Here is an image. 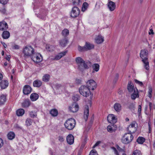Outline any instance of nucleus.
<instances>
[{"label":"nucleus","instance_id":"nucleus-1","mask_svg":"<svg viewBox=\"0 0 155 155\" xmlns=\"http://www.w3.org/2000/svg\"><path fill=\"white\" fill-rule=\"evenodd\" d=\"M75 61L78 65V69L82 71H83L84 69H88L89 67H91L92 65L90 61H85L80 57H77Z\"/></svg>","mask_w":155,"mask_h":155},{"label":"nucleus","instance_id":"nucleus-2","mask_svg":"<svg viewBox=\"0 0 155 155\" xmlns=\"http://www.w3.org/2000/svg\"><path fill=\"white\" fill-rule=\"evenodd\" d=\"M148 54V51L146 49L141 50L140 53V56L142 59V61L144 64L145 68L147 70L149 68V63L147 57Z\"/></svg>","mask_w":155,"mask_h":155},{"label":"nucleus","instance_id":"nucleus-3","mask_svg":"<svg viewBox=\"0 0 155 155\" xmlns=\"http://www.w3.org/2000/svg\"><path fill=\"white\" fill-rule=\"evenodd\" d=\"M34 52V49L31 46H27L23 48V53L25 58L31 57Z\"/></svg>","mask_w":155,"mask_h":155},{"label":"nucleus","instance_id":"nucleus-4","mask_svg":"<svg viewBox=\"0 0 155 155\" xmlns=\"http://www.w3.org/2000/svg\"><path fill=\"white\" fill-rule=\"evenodd\" d=\"M76 124L75 120L72 118L67 120L64 123L65 127L68 130H71L74 127Z\"/></svg>","mask_w":155,"mask_h":155},{"label":"nucleus","instance_id":"nucleus-5","mask_svg":"<svg viewBox=\"0 0 155 155\" xmlns=\"http://www.w3.org/2000/svg\"><path fill=\"white\" fill-rule=\"evenodd\" d=\"M79 92L80 94L85 97H87L91 94V93L89 89L87 86L83 85L79 88Z\"/></svg>","mask_w":155,"mask_h":155},{"label":"nucleus","instance_id":"nucleus-6","mask_svg":"<svg viewBox=\"0 0 155 155\" xmlns=\"http://www.w3.org/2000/svg\"><path fill=\"white\" fill-rule=\"evenodd\" d=\"M134 137L131 134L129 133H126L122 139V142L126 144H128L132 141Z\"/></svg>","mask_w":155,"mask_h":155},{"label":"nucleus","instance_id":"nucleus-7","mask_svg":"<svg viewBox=\"0 0 155 155\" xmlns=\"http://www.w3.org/2000/svg\"><path fill=\"white\" fill-rule=\"evenodd\" d=\"M32 60L35 62L39 63L42 60V57L39 53L34 52L31 57Z\"/></svg>","mask_w":155,"mask_h":155},{"label":"nucleus","instance_id":"nucleus-8","mask_svg":"<svg viewBox=\"0 0 155 155\" xmlns=\"http://www.w3.org/2000/svg\"><path fill=\"white\" fill-rule=\"evenodd\" d=\"M80 12L79 8L76 6H74L72 8L70 15L72 18H76L79 15Z\"/></svg>","mask_w":155,"mask_h":155},{"label":"nucleus","instance_id":"nucleus-9","mask_svg":"<svg viewBox=\"0 0 155 155\" xmlns=\"http://www.w3.org/2000/svg\"><path fill=\"white\" fill-rule=\"evenodd\" d=\"M87 87H88L89 90L92 89L93 90L96 88L97 84L96 82L93 80H88L86 83Z\"/></svg>","mask_w":155,"mask_h":155},{"label":"nucleus","instance_id":"nucleus-10","mask_svg":"<svg viewBox=\"0 0 155 155\" xmlns=\"http://www.w3.org/2000/svg\"><path fill=\"white\" fill-rule=\"evenodd\" d=\"M136 124L135 122H134L127 127V129L129 133L132 134L134 133L137 130V129L135 126Z\"/></svg>","mask_w":155,"mask_h":155},{"label":"nucleus","instance_id":"nucleus-11","mask_svg":"<svg viewBox=\"0 0 155 155\" xmlns=\"http://www.w3.org/2000/svg\"><path fill=\"white\" fill-rule=\"evenodd\" d=\"M127 89L130 93H131L136 91V88H134L133 84L131 81H129L127 84Z\"/></svg>","mask_w":155,"mask_h":155},{"label":"nucleus","instance_id":"nucleus-12","mask_svg":"<svg viewBox=\"0 0 155 155\" xmlns=\"http://www.w3.org/2000/svg\"><path fill=\"white\" fill-rule=\"evenodd\" d=\"M69 110L73 113L77 112L79 109V106L76 103H74L71 106L69 107Z\"/></svg>","mask_w":155,"mask_h":155},{"label":"nucleus","instance_id":"nucleus-13","mask_svg":"<svg viewBox=\"0 0 155 155\" xmlns=\"http://www.w3.org/2000/svg\"><path fill=\"white\" fill-rule=\"evenodd\" d=\"M31 90V88L30 86L25 85L24 87L23 93L25 94L28 95L30 93Z\"/></svg>","mask_w":155,"mask_h":155},{"label":"nucleus","instance_id":"nucleus-14","mask_svg":"<svg viewBox=\"0 0 155 155\" xmlns=\"http://www.w3.org/2000/svg\"><path fill=\"white\" fill-rule=\"evenodd\" d=\"M107 7L110 11H113L115 9L116 6L114 2L109 1L107 3Z\"/></svg>","mask_w":155,"mask_h":155},{"label":"nucleus","instance_id":"nucleus-15","mask_svg":"<svg viewBox=\"0 0 155 155\" xmlns=\"http://www.w3.org/2000/svg\"><path fill=\"white\" fill-rule=\"evenodd\" d=\"M67 53V51H65L58 54L55 56L53 60H58L60 59L62 57L65 55Z\"/></svg>","mask_w":155,"mask_h":155},{"label":"nucleus","instance_id":"nucleus-16","mask_svg":"<svg viewBox=\"0 0 155 155\" xmlns=\"http://www.w3.org/2000/svg\"><path fill=\"white\" fill-rule=\"evenodd\" d=\"M46 15V12L44 10H42L40 12V13L37 16L42 20H45V19Z\"/></svg>","mask_w":155,"mask_h":155},{"label":"nucleus","instance_id":"nucleus-17","mask_svg":"<svg viewBox=\"0 0 155 155\" xmlns=\"http://www.w3.org/2000/svg\"><path fill=\"white\" fill-rule=\"evenodd\" d=\"M104 40V37L100 35L97 36L95 39V42L98 44L102 43Z\"/></svg>","mask_w":155,"mask_h":155},{"label":"nucleus","instance_id":"nucleus-18","mask_svg":"<svg viewBox=\"0 0 155 155\" xmlns=\"http://www.w3.org/2000/svg\"><path fill=\"white\" fill-rule=\"evenodd\" d=\"M86 51L90 50L94 48V46L91 43L86 42L84 45Z\"/></svg>","mask_w":155,"mask_h":155},{"label":"nucleus","instance_id":"nucleus-19","mask_svg":"<svg viewBox=\"0 0 155 155\" xmlns=\"http://www.w3.org/2000/svg\"><path fill=\"white\" fill-rule=\"evenodd\" d=\"M8 28L7 23L3 21L0 22V30L3 31L4 30H7Z\"/></svg>","mask_w":155,"mask_h":155},{"label":"nucleus","instance_id":"nucleus-20","mask_svg":"<svg viewBox=\"0 0 155 155\" xmlns=\"http://www.w3.org/2000/svg\"><path fill=\"white\" fill-rule=\"evenodd\" d=\"M66 140L68 143L70 144L71 145L74 143V137L71 134H70L67 136Z\"/></svg>","mask_w":155,"mask_h":155},{"label":"nucleus","instance_id":"nucleus-21","mask_svg":"<svg viewBox=\"0 0 155 155\" xmlns=\"http://www.w3.org/2000/svg\"><path fill=\"white\" fill-rule=\"evenodd\" d=\"M89 114V108L88 106H86L85 107L84 111V118L87 121Z\"/></svg>","mask_w":155,"mask_h":155},{"label":"nucleus","instance_id":"nucleus-22","mask_svg":"<svg viewBox=\"0 0 155 155\" xmlns=\"http://www.w3.org/2000/svg\"><path fill=\"white\" fill-rule=\"evenodd\" d=\"M8 83L7 80H2L0 83L1 87L2 89L6 88L8 86Z\"/></svg>","mask_w":155,"mask_h":155},{"label":"nucleus","instance_id":"nucleus-23","mask_svg":"<svg viewBox=\"0 0 155 155\" xmlns=\"http://www.w3.org/2000/svg\"><path fill=\"white\" fill-rule=\"evenodd\" d=\"M7 95L5 94H2L0 95V105H2L4 104L6 101Z\"/></svg>","mask_w":155,"mask_h":155},{"label":"nucleus","instance_id":"nucleus-24","mask_svg":"<svg viewBox=\"0 0 155 155\" xmlns=\"http://www.w3.org/2000/svg\"><path fill=\"white\" fill-rule=\"evenodd\" d=\"M68 42V39L64 38L59 41V45L61 47H64L66 45Z\"/></svg>","mask_w":155,"mask_h":155},{"label":"nucleus","instance_id":"nucleus-25","mask_svg":"<svg viewBox=\"0 0 155 155\" xmlns=\"http://www.w3.org/2000/svg\"><path fill=\"white\" fill-rule=\"evenodd\" d=\"M114 108L117 112H119L121 110V106L118 103H115L114 105Z\"/></svg>","mask_w":155,"mask_h":155},{"label":"nucleus","instance_id":"nucleus-26","mask_svg":"<svg viewBox=\"0 0 155 155\" xmlns=\"http://www.w3.org/2000/svg\"><path fill=\"white\" fill-rule=\"evenodd\" d=\"M42 81L39 80H36L33 82V85L35 87H39L42 85Z\"/></svg>","mask_w":155,"mask_h":155},{"label":"nucleus","instance_id":"nucleus-27","mask_svg":"<svg viewBox=\"0 0 155 155\" xmlns=\"http://www.w3.org/2000/svg\"><path fill=\"white\" fill-rule=\"evenodd\" d=\"M39 97L38 94L36 93L31 94L30 96L31 100L32 101H35L38 99Z\"/></svg>","mask_w":155,"mask_h":155},{"label":"nucleus","instance_id":"nucleus-28","mask_svg":"<svg viewBox=\"0 0 155 155\" xmlns=\"http://www.w3.org/2000/svg\"><path fill=\"white\" fill-rule=\"evenodd\" d=\"M49 113L52 116L54 117H56L58 115V111L57 109H53L50 110Z\"/></svg>","mask_w":155,"mask_h":155},{"label":"nucleus","instance_id":"nucleus-29","mask_svg":"<svg viewBox=\"0 0 155 155\" xmlns=\"http://www.w3.org/2000/svg\"><path fill=\"white\" fill-rule=\"evenodd\" d=\"M131 93V97L132 100H135L136 98L139 97L138 91L137 89H136V91H134V92Z\"/></svg>","mask_w":155,"mask_h":155},{"label":"nucleus","instance_id":"nucleus-30","mask_svg":"<svg viewBox=\"0 0 155 155\" xmlns=\"http://www.w3.org/2000/svg\"><path fill=\"white\" fill-rule=\"evenodd\" d=\"M50 78V76L48 74H44L42 78V80L45 82H48Z\"/></svg>","mask_w":155,"mask_h":155},{"label":"nucleus","instance_id":"nucleus-31","mask_svg":"<svg viewBox=\"0 0 155 155\" xmlns=\"http://www.w3.org/2000/svg\"><path fill=\"white\" fill-rule=\"evenodd\" d=\"M10 35L9 32L7 31H5L3 32L2 34V37L4 39L8 38Z\"/></svg>","mask_w":155,"mask_h":155},{"label":"nucleus","instance_id":"nucleus-32","mask_svg":"<svg viewBox=\"0 0 155 155\" xmlns=\"http://www.w3.org/2000/svg\"><path fill=\"white\" fill-rule=\"evenodd\" d=\"M31 102L28 100H25L22 104V107L24 108H26L28 107L30 105Z\"/></svg>","mask_w":155,"mask_h":155},{"label":"nucleus","instance_id":"nucleus-33","mask_svg":"<svg viewBox=\"0 0 155 155\" xmlns=\"http://www.w3.org/2000/svg\"><path fill=\"white\" fill-rule=\"evenodd\" d=\"M16 114L18 116H22L25 113V110L23 109H19L16 112Z\"/></svg>","mask_w":155,"mask_h":155},{"label":"nucleus","instance_id":"nucleus-34","mask_svg":"<svg viewBox=\"0 0 155 155\" xmlns=\"http://www.w3.org/2000/svg\"><path fill=\"white\" fill-rule=\"evenodd\" d=\"M45 48L48 51H52L54 49V47L50 45H46Z\"/></svg>","mask_w":155,"mask_h":155},{"label":"nucleus","instance_id":"nucleus-35","mask_svg":"<svg viewBox=\"0 0 155 155\" xmlns=\"http://www.w3.org/2000/svg\"><path fill=\"white\" fill-rule=\"evenodd\" d=\"M7 137L9 140H12L15 138V134L14 132H10L8 134Z\"/></svg>","mask_w":155,"mask_h":155},{"label":"nucleus","instance_id":"nucleus-36","mask_svg":"<svg viewBox=\"0 0 155 155\" xmlns=\"http://www.w3.org/2000/svg\"><path fill=\"white\" fill-rule=\"evenodd\" d=\"M33 121V120L30 118H27L25 121L26 125L27 127L31 126L32 124Z\"/></svg>","mask_w":155,"mask_h":155},{"label":"nucleus","instance_id":"nucleus-37","mask_svg":"<svg viewBox=\"0 0 155 155\" xmlns=\"http://www.w3.org/2000/svg\"><path fill=\"white\" fill-rule=\"evenodd\" d=\"M55 88L56 89L58 90H60L61 91L63 90H64V87L62 86L61 84H57L55 85Z\"/></svg>","mask_w":155,"mask_h":155},{"label":"nucleus","instance_id":"nucleus-38","mask_svg":"<svg viewBox=\"0 0 155 155\" xmlns=\"http://www.w3.org/2000/svg\"><path fill=\"white\" fill-rule=\"evenodd\" d=\"M93 70L97 72L99 69V65L97 64H94L92 66Z\"/></svg>","mask_w":155,"mask_h":155},{"label":"nucleus","instance_id":"nucleus-39","mask_svg":"<svg viewBox=\"0 0 155 155\" xmlns=\"http://www.w3.org/2000/svg\"><path fill=\"white\" fill-rule=\"evenodd\" d=\"M145 139L142 137H139L137 140V142L139 144H143L144 142Z\"/></svg>","mask_w":155,"mask_h":155},{"label":"nucleus","instance_id":"nucleus-40","mask_svg":"<svg viewBox=\"0 0 155 155\" xmlns=\"http://www.w3.org/2000/svg\"><path fill=\"white\" fill-rule=\"evenodd\" d=\"M88 4L86 2H84L83 3L82 7L81 10L82 12H84L87 9L88 6Z\"/></svg>","mask_w":155,"mask_h":155},{"label":"nucleus","instance_id":"nucleus-41","mask_svg":"<svg viewBox=\"0 0 155 155\" xmlns=\"http://www.w3.org/2000/svg\"><path fill=\"white\" fill-rule=\"evenodd\" d=\"M69 34V31L67 29H64L62 31V34L64 36H66L68 35Z\"/></svg>","mask_w":155,"mask_h":155},{"label":"nucleus","instance_id":"nucleus-42","mask_svg":"<svg viewBox=\"0 0 155 155\" xmlns=\"http://www.w3.org/2000/svg\"><path fill=\"white\" fill-rule=\"evenodd\" d=\"M29 115L31 117L34 118L36 117L37 114L36 112L34 111H31L29 112Z\"/></svg>","mask_w":155,"mask_h":155},{"label":"nucleus","instance_id":"nucleus-43","mask_svg":"<svg viewBox=\"0 0 155 155\" xmlns=\"http://www.w3.org/2000/svg\"><path fill=\"white\" fill-rule=\"evenodd\" d=\"M73 5L75 6H78L81 4L80 0H72Z\"/></svg>","mask_w":155,"mask_h":155},{"label":"nucleus","instance_id":"nucleus-44","mask_svg":"<svg viewBox=\"0 0 155 155\" xmlns=\"http://www.w3.org/2000/svg\"><path fill=\"white\" fill-rule=\"evenodd\" d=\"M107 130L108 132H109L110 133H112L115 132L116 130V129L115 128L113 129L112 126L109 125L107 126Z\"/></svg>","mask_w":155,"mask_h":155},{"label":"nucleus","instance_id":"nucleus-45","mask_svg":"<svg viewBox=\"0 0 155 155\" xmlns=\"http://www.w3.org/2000/svg\"><path fill=\"white\" fill-rule=\"evenodd\" d=\"M114 117V114H111L108 115L107 117V120L108 122L111 124L112 123V119L111 118H113Z\"/></svg>","mask_w":155,"mask_h":155},{"label":"nucleus","instance_id":"nucleus-46","mask_svg":"<svg viewBox=\"0 0 155 155\" xmlns=\"http://www.w3.org/2000/svg\"><path fill=\"white\" fill-rule=\"evenodd\" d=\"M80 99V96L79 94H75L73 97V100L74 101H77Z\"/></svg>","mask_w":155,"mask_h":155},{"label":"nucleus","instance_id":"nucleus-47","mask_svg":"<svg viewBox=\"0 0 155 155\" xmlns=\"http://www.w3.org/2000/svg\"><path fill=\"white\" fill-rule=\"evenodd\" d=\"M78 50L80 51H86L85 46L81 47L80 46H78Z\"/></svg>","mask_w":155,"mask_h":155},{"label":"nucleus","instance_id":"nucleus-48","mask_svg":"<svg viewBox=\"0 0 155 155\" xmlns=\"http://www.w3.org/2000/svg\"><path fill=\"white\" fill-rule=\"evenodd\" d=\"M149 90L148 91V97L150 98H151L152 97V88L151 87H149Z\"/></svg>","mask_w":155,"mask_h":155},{"label":"nucleus","instance_id":"nucleus-49","mask_svg":"<svg viewBox=\"0 0 155 155\" xmlns=\"http://www.w3.org/2000/svg\"><path fill=\"white\" fill-rule=\"evenodd\" d=\"M132 155H141V153L140 150H137L133 152Z\"/></svg>","mask_w":155,"mask_h":155},{"label":"nucleus","instance_id":"nucleus-50","mask_svg":"<svg viewBox=\"0 0 155 155\" xmlns=\"http://www.w3.org/2000/svg\"><path fill=\"white\" fill-rule=\"evenodd\" d=\"M90 155H98L97 152L95 150H91L90 153Z\"/></svg>","mask_w":155,"mask_h":155},{"label":"nucleus","instance_id":"nucleus-51","mask_svg":"<svg viewBox=\"0 0 155 155\" xmlns=\"http://www.w3.org/2000/svg\"><path fill=\"white\" fill-rule=\"evenodd\" d=\"M135 82L137 84H138L140 86H143V83L142 82L139 81L137 79H135Z\"/></svg>","mask_w":155,"mask_h":155},{"label":"nucleus","instance_id":"nucleus-52","mask_svg":"<svg viewBox=\"0 0 155 155\" xmlns=\"http://www.w3.org/2000/svg\"><path fill=\"white\" fill-rule=\"evenodd\" d=\"M134 107V105L133 103H131L128 106V108L130 109H133Z\"/></svg>","mask_w":155,"mask_h":155},{"label":"nucleus","instance_id":"nucleus-53","mask_svg":"<svg viewBox=\"0 0 155 155\" xmlns=\"http://www.w3.org/2000/svg\"><path fill=\"white\" fill-rule=\"evenodd\" d=\"M8 0H0V3L3 5H5L6 4Z\"/></svg>","mask_w":155,"mask_h":155},{"label":"nucleus","instance_id":"nucleus-54","mask_svg":"<svg viewBox=\"0 0 155 155\" xmlns=\"http://www.w3.org/2000/svg\"><path fill=\"white\" fill-rule=\"evenodd\" d=\"M0 11L3 13L5 14L6 12V9L5 6L3 7L1 9Z\"/></svg>","mask_w":155,"mask_h":155},{"label":"nucleus","instance_id":"nucleus-55","mask_svg":"<svg viewBox=\"0 0 155 155\" xmlns=\"http://www.w3.org/2000/svg\"><path fill=\"white\" fill-rule=\"evenodd\" d=\"M112 149L113 150V151L114 152V153L116 155H119L117 151V150H116V148L115 147H112Z\"/></svg>","mask_w":155,"mask_h":155},{"label":"nucleus","instance_id":"nucleus-56","mask_svg":"<svg viewBox=\"0 0 155 155\" xmlns=\"http://www.w3.org/2000/svg\"><path fill=\"white\" fill-rule=\"evenodd\" d=\"M111 118V119H112V123L114 124L117 122V119H116L115 115H114V117Z\"/></svg>","mask_w":155,"mask_h":155},{"label":"nucleus","instance_id":"nucleus-57","mask_svg":"<svg viewBox=\"0 0 155 155\" xmlns=\"http://www.w3.org/2000/svg\"><path fill=\"white\" fill-rule=\"evenodd\" d=\"M12 48L14 49H19V47L18 45H15L12 46Z\"/></svg>","mask_w":155,"mask_h":155},{"label":"nucleus","instance_id":"nucleus-58","mask_svg":"<svg viewBox=\"0 0 155 155\" xmlns=\"http://www.w3.org/2000/svg\"><path fill=\"white\" fill-rule=\"evenodd\" d=\"M58 140L61 142H62L64 141V139L63 137L61 136H59L58 137Z\"/></svg>","mask_w":155,"mask_h":155},{"label":"nucleus","instance_id":"nucleus-59","mask_svg":"<svg viewBox=\"0 0 155 155\" xmlns=\"http://www.w3.org/2000/svg\"><path fill=\"white\" fill-rule=\"evenodd\" d=\"M101 143L100 141H97L93 147V148H95L96 147L98 146Z\"/></svg>","mask_w":155,"mask_h":155},{"label":"nucleus","instance_id":"nucleus-60","mask_svg":"<svg viewBox=\"0 0 155 155\" xmlns=\"http://www.w3.org/2000/svg\"><path fill=\"white\" fill-rule=\"evenodd\" d=\"M141 106L140 105H139L138 106V113L139 114V115L140 114L141 111Z\"/></svg>","mask_w":155,"mask_h":155},{"label":"nucleus","instance_id":"nucleus-61","mask_svg":"<svg viewBox=\"0 0 155 155\" xmlns=\"http://www.w3.org/2000/svg\"><path fill=\"white\" fill-rule=\"evenodd\" d=\"M81 79H77L76 80V83L78 84H81Z\"/></svg>","mask_w":155,"mask_h":155},{"label":"nucleus","instance_id":"nucleus-62","mask_svg":"<svg viewBox=\"0 0 155 155\" xmlns=\"http://www.w3.org/2000/svg\"><path fill=\"white\" fill-rule=\"evenodd\" d=\"M3 145V140L1 138H0V148Z\"/></svg>","mask_w":155,"mask_h":155},{"label":"nucleus","instance_id":"nucleus-63","mask_svg":"<svg viewBox=\"0 0 155 155\" xmlns=\"http://www.w3.org/2000/svg\"><path fill=\"white\" fill-rule=\"evenodd\" d=\"M149 35H150L151 34L153 35L154 34V32H153V30L152 28L150 29L149 31Z\"/></svg>","mask_w":155,"mask_h":155},{"label":"nucleus","instance_id":"nucleus-64","mask_svg":"<svg viewBox=\"0 0 155 155\" xmlns=\"http://www.w3.org/2000/svg\"><path fill=\"white\" fill-rule=\"evenodd\" d=\"M150 110V111L152 110V103L149 102V103Z\"/></svg>","mask_w":155,"mask_h":155}]
</instances>
